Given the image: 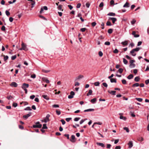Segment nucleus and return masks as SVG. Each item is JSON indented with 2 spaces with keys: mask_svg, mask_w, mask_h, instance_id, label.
Instances as JSON below:
<instances>
[{
  "mask_svg": "<svg viewBox=\"0 0 149 149\" xmlns=\"http://www.w3.org/2000/svg\"><path fill=\"white\" fill-rule=\"evenodd\" d=\"M134 51H133V49H132L130 52V53L132 55L134 56H135L136 55V54H134Z\"/></svg>",
  "mask_w": 149,
  "mask_h": 149,
  "instance_id": "23",
  "label": "nucleus"
},
{
  "mask_svg": "<svg viewBox=\"0 0 149 149\" xmlns=\"http://www.w3.org/2000/svg\"><path fill=\"white\" fill-rule=\"evenodd\" d=\"M121 44L124 45H128V41L127 40H125L124 42H121Z\"/></svg>",
  "mask_w": 149,
  "mask_h": 149,
  "instance_id": "13",
  "label": "nucleus"
},
{
  "mask_svg": "<svg viewBox=\"0 0 149 149\" xmlns=\"http://www.w3.org/2000/svg\"><path fill=\"white\" fill-rule=\"evenodd\" d=\"M135 66V65L134 63L130 64L129 67L131 68H134Z\"/></svg>",
  "mask_w": 149,
  "mask_h": 149,
  "instance_id": "28",
  "label": "nucleus"
},
{
  "mask_svg": "<svg viewBox=\"0 0 149 149\" xmlns=\"http://www.w3.org/2000/svg\"><path fill=\"white\" fill-rule=\"evenodd\" d=\"M135 99L139 102H141L143 100V99L141 98H136Z\"/></svg>",
  "mask_w": 149,
  "mask_h": 149,
  "instance_id": "32",
  "label": "nucleus"
},
{
  "mask_svg": "<svg viewBox=\"0 0 149 149\" xmlns=\"http://www.w3.org/2000/svg\"><path fill=\"white\" fill-rule=\"evenodd\" d=\"M109 19L111 20L112 21V22L113 24H114L115 22L117 21V19L115 17H109Z\"/></svg>",
  "mask_w": 149,
  "mask_h": 149,
  "instance_id": "7",
  "label": "nucleus"
},
{
  "mask_svg": "<svg viewBox=\"0 0 149 149\" xmlns=\"http://www.w3.org/2000/svg\"><path fill=\"white\" fill-rule=\"evenodd\" d=\"M140 49V48L139 47H137L136 48L133 49V50L135 52H138V51L139 49Z\"/></svg>",
  "mask_w": 149,
  "mask_h": 149,
  "instance_id": "36",
  "label": "nucleus"
},
{
  "mask_svg": "<svg viewBox=\"0 0 149 149\" xmlns=\"http://www.w3.org/2000/svg\"><path fill=\"white\" fill-rule=\"evenodd\" d=\"M120 118L121 119H123L124 120H125L127 119V118L122 116H120Z\"/></svg>",
  "mask_w": 149,
  "mask_h": 149,
  "instance_id": "26",
  "label": "nucleus"
},
{
  "mask_svg": "<svg viewBox=\"0 0 149 149\" xmlns=\"http://www.w3.org/2000/svg\"><path fill=\"white\" fill-rule=\"evenodd\" d=\"M96 143L97 145L100 146L102 148H104L105 147L103 143L97 142Z\"/></svg>",
  "mask_w": 149,
  "mask_h": 149,
  "instance_id": "11",
  "label": "nucleus"
},
{
  "mask_svg": "<svg viewBox=\"0 0 149 149\" xmlns=\"http://www.w3.org/2000/svg\"><path fill=\"white\" fill-rule=\"evenodd\" d=\"M1 30L2 31H5L6 30L5 27L4 26H2L1 28Z\"/></svg>",
  "mask_w": 149,
  "mask_h": 149,
  "instance_id": "61",
  "label": "nucleus"
},
{
  "mask_svg": "<svg viewBox=\"0 0 149 149\" xmlns=\"http://www.w3.org/2000/svg\"><path fill=\"white\" fill-rule=\"evenodd\" d=\"M129 148H131L133 146V142L132 141H130L128 143Z\"/></svg>",
  "mask_w": 149,
  "mask_h": 149,
  "instance_id": "9",
  "label": "nucleus"
},
{
  "mask_svg": "<svg viewBox=\"0 0 149 149\" xmlns=\"http://www.w3.org/2000/svg\"><path fill=\"white\" fill-rule=\"evenodd\" d=\"M35 97V95H32L30 96V98L31 99H33Z\"/></svg>",
  "mask_w": 149,
  "mask_h": 149,
  "instance_id": "62",
  "label": "nucleus"
},
{
  "mask_svg": "<svg viewBox=\"0 0 149 149\" xmlns=\"http://www.w3.org/2000/svg\"><path fill=\"white\" fill-rule=\"evenodd\" d=\"M113 31V29H110L108 30V32L109 34L111 33Z\"/></svg>",
  "mask_w": 149,
  "mask_h": 149,
  "instance_id": "29",
  "label": "nucleus"
},
{
  "mask_svg": "<svg viewBox=\"0 0 149 149\" xmlns=\"http://www.w3.org/2000/svg\"><path fill=\"white\" fill-rule=\"evenodd\" d=\"M26 111H31L32 110L31 109V108L30 107H28L24 109Z\"/></svg>",
  "mask_w": 149,
  "mask_h": 149,
  "instance_id": "34",
  "label": "nucleus"
},
{
  "mask_svg": "<svg viewBox=\"0 0 149 149\" xmlns=\"http://www.w3.org/2000/svg\"><path fill=\"white\" fill-rule=\"evenodd\" d=\"M123 129L125 130L128 133L129 132V129L127 127H124L123 128Z\"/></svg>",
  "mask_w": 149,
  "mask_h": 149,
  "instance_id": "38",
  "label": "nucleus"
},
{
  "mask_svg": "<svg viewBox=\"0 0 149 149\" xmlns=\"http://www.w3.org/2000/svg\"><path fill=\"white\" fill-rule=\"evenodd\" d=\"M133 77L134 76L132 74H130L127 77V78L129 79H132Z\"/></svg>",
  "mask_w": 149,
  "mask_h": 149,
  "instance_id": "20",
  "label": "nucleus"
},
{
  "mask_svg": "<svg viewBox=\"0 0 149 149\" xmlns=\"http://www.w3.org/2000/svg\"><path fill=\"white\" fill-rule=\"evenodd\" d=\"M71 139H70V141L72 143H74L76 141V139H75V136L74 135H72L71 136Z\"/></svg>",
  "mask_w": 149,
  "mask_h": 149,
  "instance_id": "4",
  "label": "nucleus"
},
{
  "mask_svg": "<svg viewBox=\"0 0 149 149\" xmlns=\"http://www.w3.org/2000/svg\"><path fill=\"white\" fill-rule=\"evenodd\" d=\"M107 148L108 149H110L111 146V145L110 144H107Z\"/></svg>",
  "mask_w": 149,
  "mask_h": 149,
  "instance_id": "56",
  "label": "nucleus"
},
{
  "mask_svg": "<svg viewBox=\"0 0 149 149\" xmlns=\"http://www.w3.org/2000/svg\"><path fill=\"white\" fill-rule=\"evenodd\" d=\"M22 47L23 48V49H24V50H25L26 46L25 45H24V43L23 42H22L21 44Z\"/></svg>",
  "mask_w": 149,
  "mask_h": 149,
  "instance_id": "27",
  "label": "nucleus"
},
{
  "mask_svg": "<svg viewBox=\"0 0 149 149\" xmlns=\"http://www.w3.org/2000/svg\"><path fill=\"white\" fill-rule=\"evenodd\" d=\"M108 92L113 95H116V91H108Z\"/></svg>",
  "mask_w": 149,
  "mask_h": 149,
  "instance_id": "10",
  "label": "nucleus"
},
{
  "mask_svg": "<svg viewBox=\"0 0 149 149\" xmlns=\"http://www.w3.org/2000/svg\"><path fill=\"white\" fill-rule=\"evenodd\" d=\"M92 92V91L91 90H89L87 94V96H88L89 95H91Z\"/></svg>",
  "mask_w": 149,
  "mask_h": 149,
  "instance_id": "25",
  "label": "nucleus"
},
{
  "mask_svg": "<svg viewBox=\"0 0 149 149\" xmlns=\"http://www.w3.org/2000/svg\"><path fill=\"white\" fill-rule=\"evenodd\" d=\"M100 84V83L99 81H97L94 83V85L96 86H98Z\"/></svg>",
  "mask_w": 149,
  "mask_h": 149,
  "instance_id": "40",
  "label": "nucleus"
},
{
  "mask_svg": "<svg viewBox=\"0 0 149 149\" xmlns=\"http://www.w3.org/2000/svg\"><path fill=\"white\" fill-rule=\"evenodd\" d=\"M62 6L61 5H60L58 6V10H62V11H63V10H62Z\"/></svg>",
  "mask_w": 149,
  "mask_h": 149,
  "instance_id": "46",
  "label": "nucleus"
},
{
  "mask_svg": "<svg viewBox=\"0 0 149 149\" xmlns=\"http://www.w3.org/2000/svg\"><path fill=\"white\" fill-rule=\"evenodd\" d=\"M129 4L128 3L126 2L123 5V7L124 8H128L129 7Z\"/></svg>",
  "mask_w": 149,
  "mask_h": 149,
  "instance_id": "16",
  "label": "nucleus"
},
{
  "mask_svg": "<svg viewBox=\"0 0 149 149\" xmlns=\"http://www.w3.org/2000/svg\"><path fill=\"white\" fill-rule=\"evenodd\" d=\"M31 77L33 78H35L36 77V74H32L31 76Z\"/></svg>",
  "mask_w": 149,
  "mask_h": 149,
  "instance_id": "60",
  "label": "nucleus"
},
{
  "mask_svg": "<svg viewBox=\"0 0 149 149\" xmlns=\"http://www.w3.org/2000/svg\"><path fill=\"white\" fill-rule=\"evenodd\" d=\"M87 120V118L84 119H82L79 122L80 124H82L84 121H85L86 120Z\"/></svg>",
  "mask_w": 149,
  "mask_h": 149,
  "instance_id": "37",
  "label": "nucleus"
},
{
  "mask_svg": "<svg viewBox=\"0 0 149 149\" xmlns=\"http://www.w3.org/2000/svg\"><path fill=\"white\" fill-rule=\"evenodd\" d=\"M10 86L12 87H16L17 86V84L15 82H13L11 83Z\"/></svg>",
  "mask_w": 149,
  "mask_h": 149,
  "instance_id": "8",
  "label": "nucleus"
},
{
  "mask_svg": "<svg viewBox=\"0 0 149 149\" xmlns=\"http://www.w3.org/2000/svg\"><path fill=\"white\" fill-rule=\"evenodd\" d=\"M80 118H79V117H78V118H77H77H74V120L75 121H78L79 120H80Z\"/></svg>",
  "mask_w": 149,
  "mask_h": 149,
  "instance_id": "45",
  "label": "nucleus"
},
{
  "mask_svg": "<svg viewBox=\"0 0 149 149\" xmlns=\"http://www.w3.org/2000/svg\"><path fill=\"white\" fill-rule=\"evenodd\" d=\"M97 101V99L96 98H94L93 99H92L91 100V102L93 104H94L96 103Z\"/></svg>",
  "mask_w": 149,
  "mask_h": 149,
  "instance_id": "14",
  "label": "nucleus"
},
{
  "mask_svg": "<svg viewBox=\"0 0 149 149\" xmlns=\"http://www.w3.org/2000/svg\"><path fill=\"white\" fill-rule=\"evenodd\" d=\"M122 83L124 84H127V81L125 79H123L121 80Z\"/></svg>",
  "mask_w": 149,
  "mask_h": 149,
  "instance_id": "33",
  "label": "nucleus"
},
{
  "mask_svg": "<svg viewBox=\"0 0 149 149\" xmlns=\"http://www.w3.org/2000/svg\"><path fill=\"white\" fill-rule=\"evenodd\" d=\"M16 55H15L14 56H12L11 58L12 60H14L16 58Z\"/></svg>",
  "mask_w": 149,
  "mask_h": 149,
  "instance_id": "43",
  "label": "nucleus"
},
{
  "mask_svg": "<svg viewBox=\"0 0 149 149\" xmlns=\"http://www.w3.org/2000/svg\"><path fill=\"white\" fill-rule=\"evenodd\" d=\"M102 85L104 86L105 87H107L108 86V85L105 82L103 83H102Z\"/></svg>",
  "mask_w": 149,
  "mask_h": 149,
  "instance_id": "50",
  "label": "nucleus"
},
{
  "mask_svg": "<svg viewBox=\"0 0 149 149\" xmlns=\"http://www.w3.org/2000/svg\"><path fill=\"white\" fill-rule=\"evenodd\" d=\"M94 111V109H87L85 110L84 111L85 112H88V111Z\"/></svg>",
  "mask_w": 149,
  "mask_h": 149,
  "instance_id": "12",
  "label": "nucleus"
},
{
  "mask_svg": "<svg viewBox=\"0 0 149 149\" xmlns=\"http://www.w3.org/2000/svg\"><path fill=\"white\" fill-rule=\"evenodd\" d=\"M50 71V70H46L44 69L42 70V72L44 73H48V72H49Z\"/></svg>",
  "mask_w": 149,
  "mask_h": 149,
  "instance_id": "42",
  "label": "nucleus"
},
{
  "mask_svg": "<svg viewBox=\"0 0 149 149\" xmlns=\"http://www.w3.org/2000/svg\"><path fill=\"white\" fill-rule=\"evenodd\" d=\"M6 15L7 16H9L10 15V13L7 10H6Z\"/></svg>",
  "mask_w": 149,
  "mask_h": 149,
  "instance_id": "47",
  "label": "nucleus"
},
{
  "mask_svg": "<svg viewBox=\"0 0 149 149\" xmlns=\"http://www.w3.org/2000/svg\"><path fill=\"white\" fill-rule=\"evenodd\" d=\"M13 105L14 107H15L17 106V104L16 103L14 102L13 103Z\"/></svg>",
  "mask_w": 149,
  "mask_h": 149,
  "instance_id": "54",
  "label": "nucleus"
},
{
  "mask_svg": "<svg viewBox=\"0 0 149 149\" xmlns=\"http://www.w3.org/2000/svg\"><path fill=\"white\" fill-rule=\"evenodd\" d=\"M118 71L120 74H121L123 71V69L122 68H120L118 70Z\"/></svg>",
  "mask_w": 149,
  "mask_h": 149,
  "instance_id": "39",
  "label": "nucleus"
},
{
  "mask_svg": "<svg viewBox=\"0 0 149 149\" xmlns=\"http://www.w3.org/2000/svg\"><path fill=\"white\" fill-rule=\"evenodd\" d=\"M52 107L54 108L59 107V106L58 104H54L52 105Z\"/></svg>",
  "mask_w": 149,
  "mask_h": 149,
  "instance_id": "53",
  "label": "nucleus"
},
{
  "mask_svg": "<svg viewBox=\"0 0 149 149\" xmlns=\"http://www.w3.org/2000/svg\"><path fill=\"white\" fill-rule=\"evenodd\" d=\"M118 52V50L116 49L113 51V53L116 54Z\"/></svg>",
  "mask_w": 149,
  "mask_h": 149,
  "instance_id": "64",
  "label": "nucleus"
},
{
  "mask_svg": "<svg viewBox=\"0 0 149 149\" xmlns=\"http://www.w3.org/2000/svg\"><path fill=\"white\" fill-rule=\"evenodd\" d=\"M83 77H84L82 75H80L76 78V79H75V81L77 80H79V79H80L83 78Z\"/></svg>",
  "mask_w": 149,
  "mask_h": 149,
  "instance_id": "17",
  "label": "nucleus"
},
{
  "mask_svg": "<svg viewBox=\"0 0 149 149\" xmlns=\"http://www.w3.org/2000/svg\"><path fill=\"white\" fill-rule=\"evenodd\" d=\"M110 44V42L109 41H106L104 43V45H109Z\"/></svg>",
  "mask_w": 149,
  "mask_h": 149,
  "instance_id": "48",
  "label": "nucleus"
},
{
  "mask_svg": "<svg viewBox=\"0 0 149 149\" xmlns=\"http://www.w3.org/2000/svg\"><path fill=\"white\" fill-rule=\"evenodd\" d=\"M31 112H29V114H28L26 115H24L23 116V118L25 119H27L28 118L31 116Z\"/></svg>",
  "mask_w": 149,
  "mask_h": 149,
  "instance_id": "6",
  "label": "nucleus"
},
{
  "mask_svg": "<svg viewBox=\"0 0 149 149\" xmlns=\"http://www.w3.org/2000/svg\"><path fill=\"white\" fill-rule=\"evenodd\" d=\"M106 24L107 26H110L111 25V22L109 21H107V22Z\"/></svg>",
  "mask_w": 149,
  "mask_h": 149,
  "instance_id": "44",
  "label": "nucleus"
},
{
  "mask_svg": "<svg viewBox=\"0 0 149 149\" xmlns=\"http://www.w3.org/2000/svg\"><path fill=\"white\" fill-rule=\"evenodd\" d=\"M138 140L141 141H142L143 140V139L142 137H140L139 138Z\"/></svg>",
  "mask_w": 149,
  "mask_h": 149,
  "instance_id": "57",
  "label": "nucleus"
},
{
  "mask_svg": "<svg viewBox=\"0 0 149 149\" xmlns=\"http://www.w3.org/2000/svg\"><path fill=\"white\" fill-rule=\"evenodd\" d=\"M86 29L85 28H82L80 29V31L82 32H84Z\"/></svg>",
  "mask_w": 149,
  "mask_h": 149,
  "instance_id": "49",
  "label": "nucleus"
},
{
  "mask_svg": "<svg viewBox=\"0 0 149 149\" xmlns=\"http://www.w3.org/2000/svg\"><path fill=\"white\" fill-rule=\"evenodd\" d=\"M42 128V129H47V126L46 124H43V127Z\"/></svg>",
  "mask_w": 149,
  "mask_h": 149,
  "instance_id": "35",
  "label": "nucleus"
},
{
  "mask_svg": "<svg viewBox=\"0 0 149 149\" xmlns=\"http://www.w3.org/2000/svg\"><path fill=\"white\" fill-rule=\"evenodd\" d=\"M140 78L139 77H136L134 78V81L136 82H138L139 81Z\"/></svg>",
  "mask_w": 149,
  "mask_h": 149,
  "instance_id": "22",
  "label": "nucleus"
},
{
  "mask_svg": "<svg viewBox=\"0 0 149 149\" xmlns=\"http://www.w3.org/2000/svg\"><path fill=\"white\" fill-rule=\"evenodd\" d=\"M61 121L62 122V124L63 125H64L65 124V122L63 119L61 120Z\"/></svg>",
  "mask_w": 149,
  "mask_h": 149,
  "instance_id": "59",
  "label": "nucleus"
},
{
  "mask_svg": "<svg viewBox=\"0 0 149 149\" xmlns=\"http://www.w3.org/2000/svg\"><path fill=\"white\" fill-rule=\"evenodd\" d=\"M42 125L41 124L39 125L35 124L33 125L32 127L33 128H41L42 127Z\"/></svg>",
  "mask_w": 149,
  "mask_h": 149,
  "instance_id": "5",
  "label": "nucleus"
},
{
  "mask_svg": "<svg viewBox=\"0 0 149 149\" xmlns=\"http://www.w3.org/2000/svg\"><path fill=\"white\" fill-rule=\"evenodd\" d=\"M123 62L126 65L128 63V61L125 58H123Z\"/></svg>",
  "mask_w": 149,
  "mask_h": 149,
  "instance_id": "31",
  "label": "nucleus"
},
{
  "mask_svg": "<svg viewBox=\"0 0 149 149\" xmlns=\"http://www.w3.org/2000/svg\"><path fill=\"white\" fill-rule=\"evenodd\" d=\"M29 87V84L25 83H23L22 86V88L24 90L26 94L27 93V90L26 88H28Z\"/></svg>",
  "mask_w": 149,
  "mask_h": 149,
  "instance_id": "1",
  "label": "nucleus"
},
{
  "mask_svg": "<svg viewBox=\"0 0 149 149\" xmlns=\"http://www.w3.org/2000/svg\"><path fill=\"white\" fill-rule=\"evenodd\" d=\"M42 96L45 99L47 100H48L49 99V97L47 95H43Z\"/></svg>",
  "mask_w": 149,
  "mask_h": 149,
  "instance_id": "19",
  "label": "nucleus"
},
{
  "mask_svg": "<svg viewBox=\"0 0 149 149\" xmlns=\"http://www.w3.org/2000/svg\"><path fill=\"white\" fill-rule=\"evenodd\" d=\"M98 54H99V56L100 57H102L103 56V54L102 52H101V51H99V52Z\"/></svg>",
  "mask_w": 149,
  "mask_h": 149,
  "instance_id": "41",
  "label": "nucleus"
},
{
  "mask_svg": "<svg viewBox=\"0 0 149 149\" xmlns=\"http://www.w3.org/2000/svg\"><path fill=\"white\" fill-rule=\"evenodd\" d=\"M3 56L4 57V60L5 61H6L8 59V56H5V55H1V56Z\"/></svg>",
  "mask_w": 149,
  "mask_h": 149,
  "instance_id": "15",
  "label": "nucleus"
},
{
  "mask_svg": "<svg viewBox=\"0 0 149 149\" xmlns=\"http://www.w3.org/2000/svg\"><path fill=\"white\" fill-rule=\"evenodd\" d=\"M96 24V23L95 22H93L91 23L92 26L93 27L95 26Z\"/></svg>",
  "mask_w": 149,
  "mask_h": 149,
  "instance_id": "52",
  "label": "nucleus"
},
{
  "mask_svg": "<svg viewBox=\"0 0 149 149\" xmlns=\"http://www.w3.org/2000/svg\"><path fill=\"white\" fill-rule=\"evenodd\" d=\"M6 98L8 100H10L13 98V97L11 95H10L9 96H7Z\"/></svg>",
  "mask_w": 149,
  "mask_h": 149,
  "instance_id": "51",
  "label": "nucleus"
},
{
  "mask_svg": "<svg viewBox=\"0 0 149 149\" xmlns=\"http://www.w3.org/2000/svg\"><path fill=\"white\" fill-rule=\"evenodd\" d=\"M42 80L44 81H45L48 84L49 83V81L46 78H43Z\"/></svg>",
  "mask_w": 149,
  "mask_h": 149,
  "instance_id": "18",
  "label": "nucleus"
},
{
  "mask_svg": "<svg viewBox=\"0 0 149 149\" xmlns=\"http://www.w3.org/2000/svg\"><path fill=\"white\" fill-rule=\"evenodd\" d=\"M75 93L74 92L71 91L70 93V95L68 96V97L69 99H72Z\"/></svg>",
  "mask_w": 149,
  "mask_h": 149,
  "instance_id": "3",
  "label": "nucleus"
},
{
  "mask_svg": "<svg viewBox=\"0 0 149 149\" xmlns=\"http://www.w3.org/2000/svg\"><path fill=\"white\" fill-rule=\"evenodd\" d=\"M145 83L146 85H148L149 83V79L146 80Z\"/></svg>",
  "mask_w": 149,
  "mask_h": 149,
  "instance_id": "63",
  "label": "nucleus"
},
{
  "mask_svg": "<svg viewBox=\"0 0 149 149\" xmlns=\"http://www.w3.org/2000/svg\"><path fill=\"white\" fill-rule=\"evenodd\" d=\"M107 15L110 16H115L116 14L114 13L110 12Z\"/></svg>",
  "mask_w": 149,
  "mask_h": 149,
  "instance_id": "24",
  "label": "nucleus"
},
{
  "mask_svg": "<svg viewBox=\"0 0 149 149\" xmlns=\"http://www.w3.org/2000/svg\"><path fill=\"white\" fill-rule=\"evenodd\" d=\"M56 113L58 115H59L61 114V112L60 111H58V110H56Z\"/></svg>",
  "mask_w": 149,
  "mask_h": 149,
  "instance_id": "58",
  "label": "nucleus"
},
{
  "mask_svg": "<svg viewBox=\"0 0 149 149\" xmlns=\"http://www.w3.org/2000/svg\"><path fill=\"white\" fill-rule=\"evenodd\" d=\"M139 84L138 83H136L133 84L132 85V87H137L139 86Z\"/></svg>",
  "mask_w": 149,
  "mask_h": 149,
  "instance_id": "30",
  "label": "nucleus"
},
{
  "mask_svg": "<svg viewBox=\"0 0 149 149\" xmlns=\"http://www.w3.org/2000/svg\"><path fill=\"white\" fill-rule=\"evenodd\" d=\"M110 81L111 83H116V79L111 78L110 79Z\"/></svg>",
  "mask_w": 149,
  "mask_h": 149,
  "instance_id": "21",
  "label": "nucleus"
},
{
  "mask_svg": "<svg viewBox=\"0 0 149 149\" xmlns=\"http://www.w3.org/2000/svg\"><path fill=\"white\" fill-rule=\"evenodd\" d=\"M32 2V3H31V5L32 6L31 7V8H33V6L35 4V2L34 1H31Z\"/></svg>",
  "mask_w": 149,
  "mask_h": 149,
  "instance_id": "55",
  "label": "nucleus"
},
{
  "mask_svg": "<svg viewBox=\"0 0 149 149\" xmlns=\"http://www.w3.org/2000/svg\"><path fill=\"white\" fill-rule=\"evenodd\" d=\"M50 117V115L49 114H47V115L46 116V117L44 119V121L43 120H42V122H44L45 123H47V122L49 121V118Z\"/></svg>",
  "mask_w": 149,
  "mask_h": 149,
  "instance_id": "2",
  "label": "nucleus"
}]
</instances>
